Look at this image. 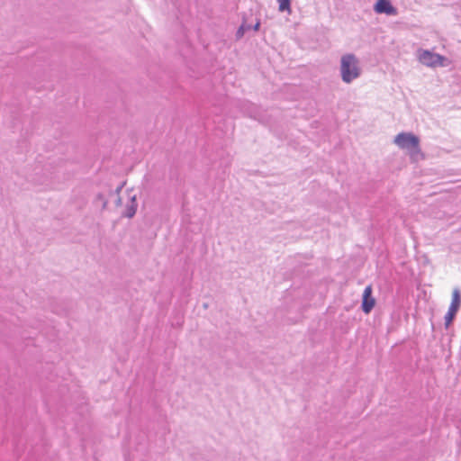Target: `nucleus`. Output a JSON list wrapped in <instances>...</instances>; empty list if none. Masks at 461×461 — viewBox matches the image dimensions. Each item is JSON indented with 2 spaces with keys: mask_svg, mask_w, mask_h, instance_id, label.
<instances>
[{
  "mask_svg": "<svg viewBox=\"0 0 461 461\" xmlns=\"http://www.w3.org/2000/svg\"><path fill=\"white\" fill-rule=\"evenodd\" d=\"M375 304V300L372 296V286L367 285L363 292L362 310L365 313H369Z\"/></svg>",
  "mask_w": 461,
  "mask_h": 461,
  "instance_id": "6",
  "label": "nucleus"
},
{
  "mask_svg": "<svg viewBox=\"0 0 461 461\" xmlns=\"http://www.w3.org/2000/svg\"><path fill=\"white\" fill-rule=\"evenodd\" d=\"M278 3V11L279 12H286L288 14H291V0H276Z\"/></svg>",
  "mask_w": 461,
  "mask_h": 461,
  "instance_id": "8",
  "label": "nucleus"
},
{
  "mask_svg": "<svg viewBox=\"0 0 461 461\" xmlns=\"http://www.w3.org/2000/svg\"><path fill=\"white\" fill-rule=\"evenodd\" d=\"M130 200H131V203H130V204L127 205L126 211L123 213L124 216H126L128 218H131V217H133L135 215L136 211H137V206H138L137 203H136L135 195L131 196Z\"/></svg>",
  "mask_w": 461,
  "mask_h": 461,
  "instance_id": "7",
  "label": "nucleus"
},
{
  "mask_svg": "<svg viewBox=\"0 0 461 461\" xmlns=\"http://www.w3.org/2000/svg\"><path fill=\"white\" fill-rule=\"evenodd\" d=\"M250 29H251L250 25H248L246 23H242L240 25V27L238 29V31H237V34H236L237 38L240 39L244 35V32L246 31H248V30H250Z\"/></svg>",
  "mask_w": 461,
  "mask_h": 461,
  "instance_id": "9",
  "label": "nucleus"
},
{
  "mask_svg": "<svg viewBox=\"0 0 461 461\" xmlns=\"http://www.w3.org/2000/svg\"><path fill=\"white\" fill-rule=\"evenodd\" d=\"M418 60L424 66L429 68L444 67L446 66V58L440 54L431 52L428 50H418L417 51Z\"/></svg>",
  "mask_w": 461,
  "mask_h": 461,
  "instance_id": "3",
  "label": "nucleus"
},
{
  "mask_svg": "<svg viewBox=\"0 0 461 461\" xmlns=\"http://www.w3.org/2000/svg\"><path fill=\"white\" fill-rule=\"evenodd\" d=\"M460 302H461L460 292L458 289H454L453 294H452L451 303L449 305L447 314L445 315L446 326H448L452 322V321L460 306Z\"/></svg>",
  "mask_w": 461,
  "mask_h": 461,
  "instance_id": "4",
  "label": "nucleus"
},
{
  "mask_svg": "<svg viewBox=\"0 0 461 461\" xmlns=\"http://www.w3.org/2000/svg\"><path fill=\"white\" fill-rule=\"evenodd\" d=\"M259 26H260V22L258 21L255 25L253 26V30L254 31H258L259 29Z\"/></svg>",
  "mask_w": 461,
  "mask_h": 461,
  "instance_id": "10",
  "label": "nucleus"
},
{
  "mask_svg": "<svg viewBox=\"0 0 461 461\" xmlns=\"http://www.w3.org/2000/svg\"><path fill=\"white\" fill-rule=\"evenodd\" d=\"M374 11L379 14L396 15L398 14L397 9L393 6L390 0H377L374 5Z\"/></svg>",
  "mask_w": 461,
  "mask_h": 461,
  "instance_id": "5",
  "label": "nucleus"
},
{
  "mask_svg": "<svg viewBox=\"0 0 461 461\" xmlns=\"http://www.w3.org/2000/svg\"><path fill=\"white\" fill-rule=\"evenodd\" d=\"M339 74L342 82L350 84L362 74V67L359 59L353 53H345L339 61Z\"/></svg>",
  "mask_w": 461,
  "mask_h": 461,
  "instance_id": "1",
  "label": "nucleus"
},
{
  "mask_svg": "<svg viewBox=\"0 0 461 461\" xmlns=\"http://www.w3.org/2000/svg\"><path fill=\"white\" fill-rule=\"evenodd\" d=\"M393 143L399 149L405 150L411 160L417 161L424 158L420 146V138L412 132L402 131L398 133L393 139Z\"/></svg>",
  "mask_w": 461,
  "mask_h": 461,
  "instance_id": "2",
  "label": "nucleus"
}]
</instances>
